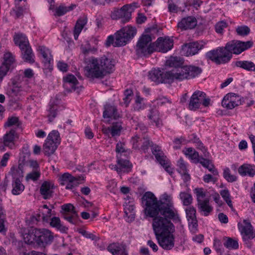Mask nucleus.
<instances>
[{
    "instance_id": "nucleus-17",
    "label": "nucleus",
    "mask_w": 255,
    "mask_h": 255,
    "mask_svg": "<svg viewBox=\"0 0 255 255\" xmlns=\"http://www.w3.org/2000/svg\"><path fill=\"white\" fill-rule=\"evenodd\" d=\"M239 227L244 240L252 239L255 237V234L253 231V227L248 221L244 220V225L239 224Z\"/></svg>"
},
{
    "instance_id": "nucleus-56",
    "label": "nucleus",
    "mask_w": 255,
    "mask_h": 255,
    "mask_svg": "<svg viewBox=\"0 0 255 255\" xmlns=\"http://www.w3.org/2000/svg\"><path fill=\"white\" fill-rule=\"evenodd\" d=\"M194 191L197 196V203L200 201H203V199L206 196L205 193L203 192V189L202 188H195Z\"/></svg>"
},
{
    "instance_id": "nucleus-25",
    "label": "nucleus",
    "mask_w": 255,
    "mask_h": 255,
    "mask_svg": "<svg viewBox=\"0 0 255 255\" xmlns=\"http://www.w3.org/2000/svg\"><path fill=\"white\" fill-rule=\"evenodd\" d=\"M196 209L193 207H189L186 209L187 218L189 222V226L195 229L197 226V220L196 216Z\"/></svg>"
},
{
    "instance_id": "nucleus-4",
    "label": "nucleus",
    "mask_w": 255,
    "mask_h": 255,
    "mask_svg": "<svg viewBox=\"0 0 255 255\" xmlns=\"http://www.w3.org/2000/svg\"><path fill=\"white\" fill-rule=\"evenodd\" d=\"M149 35L143 34L139 38L135 47L136 54L139 56L150 55L154 51V42H151Z\"/></svg>"
},
{
    "instance_id": "nucleus-35",
    "label": "nucleus",
    "mask_w": 255,
    "mask_h": 255,
    "mask_svg": "<svg viewBox=\"0 0 255 255\" xmlns=\"http://www.w3.org/2000/svg\"><path fill=\"white\" fill-rule=\"evenodd\" d=\"M10 172L11 173L12 180L19 179L22 180L23 177V165L19 164L18 166L11 167Z\"/></svg>"
},
{
    "instance_id": "nucleus-38",
    "label": "nucleus",
    "mask_w": 255,
    "mask_h": 255,
    "mask_svg": "<svg viewBox=\"0 0 255 255\" xmlns=\"http://www.w3.org/2000/svg\"><path fill=\"white\" fill-rule=\"evenodd\" d=\"M235 65L247 71H255V64L251 61H238L236 62Z\"/></svg>"
},
{
    "instance_id": "nucleus-58",
    "label": "nucleus",
    "mask_w": 255,
    "mask_h": 255,
    "mask_svg": "<svg viewBox=\"0 0 255 255\" xmlns=\"http://www.w3.org/2000/svg\"><path fill=\"white\" fill-rule=\"evenodd\" d=\"M40 176V174L38 172L33 171L28 173L26 176V180H32L33 181L37 180Z\"/></svg>"
},
{
    "instance_id": "nucleus-60",
    "label": "nucleus",
    "mask_w": 255,
    "mask_h": 255,
    "mask_svg": "<svg viewBox=\"0 0 255 255\" xmlns=\"http://www.w3.org/2000/svg\"><path fill=\"white\" fill-rule=\"evenodd\" d=\"M142 139L139 136L136 135L133 137L131 139L133 146L134 148H137L139 147V145L141 144Z\"/></svg>"
},
{
    "instance_id": "nucleus-34",
    "label": "nucleus",
    "mask_w": 255,
    "mask_h": 255,
    "mask_svg": "<svg viewBox=\"0 0 255 255\" xmlns=\"http://www.w3.org/2000/svg\"><path fill=\"white\" fill-rule=\"evenodd\" d=\"M49 224L51 227L56 229L62 233H66L68 229L67 227L61 224L60 219L59 217H52L50 220Z\"/></svg>"
},
{
    "instance_id": "nucleus-57",
    "label": "nucleus",
    "mask_w": 255,
    "mask_h": 255,
    "mask_svg": "<svg viewBox=\"0 0 255 255\" xmlns=\"http://www.w3.org/2000/svg\"><path fill=\"white\" fill-rule=\"evenodd\" d=\"M41 220L40 219H39L37 215L36 216H31L29 218H27L26 220V223L27 224L30 226L32 227L34 224H37V223Z\"/></svg>"
},
{
    "instance_id": "nucleus-22",
    "label": "nucleus",
    "mask_w": 255,
    "mask_h": 255,
    "mask_svg": "<svg viewBox=\"0 0 255 255\" xmlns=\"http://www.w3.org/2000/svg\"><path fill=\"white\" fill-rule=\"evenodd\" d=\"M126 249L125 245L119 243L111 244L107 248L108 251L113 255H128Z\"/></svg>"
},
{
    "instance_id": "nucleus-44",
    "label": "nucleus",
    "mask_w": 255,
    "mask_h": 255,
    "mask_svg": "<svg viewBox=\"0 0 255 255\" xmlns=\"http://www.w3.org/2000/svg\"><path fill=\"white\" fill-rule=\"evenodd\" d=\"M224 240L225 242L224 243V245L227 248L229 249H237L238 248L239 245L237 241L229 237H226Z\"/></svg>"
},
{
    "instance_id": "nucleus-40",
    "label": "nucleus",
    "mask_w": 255,
    "mask_h": 255,
    "mask_svg": "<svg viewBox=\"0 0 255 255\" xmlns=\"http://www.w3.org/2000/svg\"><path fill=\"white\" fill-rule=\"evenodd\" d=\"M60 179L62 181L61 184L64 185L66 184V182H75L76 180H84V178L83 176H79L74 177L68 173H65L61 176Z\"/></svg>"
},
{
    "instance_id": "nucleus-46",
    "label": "nucleus",
    "mask_w": 255,
    "mask_h": 255,
    "mask_svg": "<svg viewBox=\"0 0 255 255\" xmlns=\"http://www.w3.org/2000/svg\"><path fill=\"white\" fill-rule=\"evenodd\" d=\"M82 52L85 55H88L89 53H95L97 51L96 47H92L90 43L87 42L85 45H82Z\"/></svg>"
},
{
    "instance_id": "nucleus-47",
    "label": "nucleus",
    "mask_w": 255,
    "mask_h": 255,
    "mask_svg": "<svg viewBox=\"0 0 255 255\" xmlns=\"http://www.w3.org/2000/svg\"><path fill=\"white\" fill-rule=\"evenodd\" d=\"M118 164L124 170V172L130 171L132 165L128 160L120 159L118 160Z\"/></svg>"
},
{
    "instance_id": "nucleus-10",
    "label": "nucleus",
    "mask_w": 255,
    "mask_h": 255,
    "mask_svg": "<svg viewBox=\"0 0 255 255\" xmlns=\"http://www.w3.org/2000/svg\"><path fill=\"white\" fill-rule=\"evenodd\" d=\"M148 76L151 81L157 83L171 82V76L168 72H163L159 69H154L149 72Z\"/></svg>"
},
{
    "instance_id": "nucleus-31",
    "label": "nucleus",
    "mask_w": 255,
    "mask_h": 255,
    "mask_svg": "<svg viewBox=\"0 0 255 255\" xmlns=\"http://www.w3.org/2000/svg\"><path fill=\"white\" fill-rule=\"evenodd\" d=\"M238 172L242 176L248 175L250 176H254L255 175V166L245 164L239 168Z\"/></svg>"
},
{
    "instance_id": "nucleus-13",
    "label": "nucleus",
    "mask_w": 255,
    "mask_h": 255,
    "mask_svg": "<svg viewBox=\"0 0 255 255\" xmlns=\"http://www.w3.org/2000/svg\"><path fill=\"white\" fill-rule=\"evenodd\" d=\"M63 86L69 92L76 91L79 93L81 88L78 87L79 82L76 78L73 75H68L63 77Z\"/></svg>"
},
{
    "instance_id": "nucleus-48",
    "label": "nucleus",
    "mask_w": 255,
    "mask_h": 255,
    "mask_svg": "<svg viewBox=\"0 0 255 255\" xmlns=\"http://www.w3.org/2000/svg\"><path fill=\"white\" fill-rule=\"evenodd\" d=\"M236 32L238 35L244 36L247 35L250 33V29L247 26H240L236 28Z\"/></svg>"
},
{
    "instance_id": "nucleus-3",
    "label": "nucleus",
    "mask_w": 255,
    "mask_h": 255,
    "mask_svg": "<svg viewBox=\"0 0 255 255\" xmlns=\"http://www.w3.org/2000/svg\"><path fill=\"white\" fill-rule=\"evenodd\" d=\"M202 69L199 67L189 66L178 67L176 70L168 71L171 76V82L174 80H183L193 78L200 74Z\"/></svg>"
},
{
    "instance_id": "nucleus-18",
    "label": "nucleus",
    "mask_w": 255,
    "mask_h": 255,
    "mask_svg": "<svg viewBox=\"0 0 255 255\" xmlns=\"http://www.w3.org/2000/svg\"><path fill=\"white\" fill-rule=\"evenodd\" d=\"M60 103V99L58 96L51 99L49 105V122H52L56 117L58 112Z\"/></svg>"
},
{
    "instance_id": "nucleus-39",
    "label": "nucleus",
    "mask_w": 255,
    "mask_h": 255,
    "mask_svg": "<svg viewBox=\"0 0 255 255\" xmlns=\"http://www.w3.org/2000/svg\"><path fill=\"white\" fill-rule=\"evenodd\" d=\"M112 124V136L120 135L122 130L123 129L122 123L120 121L110 122Z\"/></svg>"
},
{
    "instance_id": "nucleus-21",
    "label": "nucleus",
    "mask_w": 255,
    "mask_h": 255,
    "mask_svg": "<svg viewBox=\"0 0 255 255\" xmlns=\"http://www.w3.org/2000/svg\"><path fill=\"white\" fill-rule=\"evenodd\" d=\"M54 2V0H51L50 6V9L53 12L54 15L56 16H61L67 12L72 10L76 7L75 4H72L69 6H66L63 4L60 5L54 8V5L52 4V2Z\"/></svg>"
},
{
    "instance_id": "nucleus-20",
    "label": "nucleus",
    "mask_w": 255,
    "mask_h": 255,
    "mask_svg": "<svg viewBox=\"0 0 255 255\" xmlns=\"http://www.w3.org/2000/svg\"><path fill=\"white\" fill-rule=\"evenodd\" d=\"M239 97L235 96V94H228L226 95L222 102L223 106L228 109H232L239 105Z\"/></svg>"
},
{
    "instance_id": "nucleus-12",
    "label": "nucleus",
    "mask_w": 255,
    "mask_h": 255,
    "mask_svg": "<svg viewBox=\"0 0 255 255\" xmlns=\"http://www.w3.org/2000/svg\"><path fill=\"white\" fill-rule=\"evenodd\" d=\"M173 46L172 39L167 37H159L154 42V51L165 53L171 50Z\"/></svg>"
},
{
    "instance_id": "nucleus-27",
    "label": "nucleus",
    "mask_w": 255,
    "mask_h": 255,
    "mask_svg": "<svg viewBox=\"0 0 255 255\" xmlns=\"http://www.w3.org/2000/svg\"><path fill=\"white\" fill-rule=\"evenodd\" d=\"M17 136L14 129H11L8 132H7L3 137V144L5 146L12 148L14 146V140Z\"/></svg>"
},
{
    "instance_id": "nucleus-14",
    "label": "nucleus",
    "mask_w": 255,
    "mask_h": 255,
    "mask_svg": "<svg viewBox=\"0 0 255 255\" xmlns=\"http://www.w3.org/2000/svg\"><path fill=\"white\" fill-rule=\"evenodd\" d=\"M203 45L198 42H193L184 44L181 49L182 54L186 56L193 55L202 49Z\"/></svg>"
},
{
    "instance_id": "nucleus-55",
    "label": "nucleus",
    "mask_w": 255,
    "mask_h": 255,
    "mask_svg": "<svg viewBox=\"0 0 255 255\" xmlns=\"http://www.w3.org/2000/svg\"><path fill=\"white\" fill-rule=\"evenodd\" d=\"M227 24L223 21L218 22L215 25V30L216 32L222 34L225 28L227 27Z\"/></svg>"
},
{
    "instance_id": "nucleus-19",
    "label": "nucleus",
    "mask_w": 255,
    "mask_h": 255,
    "mask_svg": "<svg viewBox=\"0 0 255 255\" xmlns=\"http://www.w3.org/2000/svg\"><path fill=\"white\" fill-rule=\"evenodd\" d=\"M120 117L116 107L110 104H106L104 107L103 118L109 119L108 122H111L113 120H116Z\"/></svg>"
},
{
    "instance_id": "nucleus-53",
    "label": "nucleus",
    "mask_w": 255,
    "mask_h": 255,
    "mask_svg": "<svg viewBox=\"0 0 255 255\" xmlns=\"http://www.w3.org/2000/svg\"><path fill=\"white\" fill-rule=\"evenodd\" d=\"M78 231L80 234L87 239H90L95 241L99 240V238H98L95 235L92 233H88L85 230L80 229L78 230Z\"/></svg>"
},
{
    "instance_id": "nucleus-37",
    "label": "nucleus",
    "mask_w": 255,
    "mask_h": 255,
    "mask_svg": "<svg viewBox=\"0 0 255 255\" xmlns=\"http://www.w3.org/2000/svg\"><path fill=\"white\" fill-rule=\"evenodd\" d=\"M40 234L39 237H36V243L39 246L45 247L47 245L48 230H40Z\"/></svg>"
},
{
    "instance_id": "nucleus-59",
    "label": "nucleus",
    "mask_w": 255,
    "mask_h": 255,
    "mask_svg": "<svg viewBox=\"0 0 255 255\" xmlns=\"http://www.w3.org/2000/svg\"><path fill=\"white\" fill-rule=\"evenodd\" d=\"M9 68L5 65H1L0 66V81H1L3 78L7 74L8 72Z\"/></svg>"
},
{
    "instance_id": "nucleus-30",
    "label": "nucleus",
    "mask_w": 255,
    "mask_h": 255,
    "mask_svg": "<svg viewBox=\"0 0 255 255\" xmlns=\"http://www.w3.org/2000/svg\"><path fill=\"white\" fill-rule=\"evenodd\" d=\"M40 234V229H32L28 234L24 236V240L26 243L32 244L36 242V237H39Z\"/></svg>"
},
{
    "instance_id": "nucleus-7",
    "label": "nucleus",
    "mask_w": 255,
    "mask_h": 255,
    "mask_svg": "<svg viewBox=\"0 0 255 255\" xmlns=\"http://www.w3.org/2000/svg\"><path fill=\"white\" fill-rule=\"evenodd\" d=\"M253 45L252 41L242 42L239 40H232L228 42L226 45V48L232 54H239L243 51L251 48Z\"/></svg>"
},
{
    "instance_id": "nucleus-15",
    "label": "nucleus",
    "mask_w": 255,
    "mask_h": 255,
    "mask_svg": "<svg viewBox=\"0 0 255 255\" xmlns=\"http://www.w3.org/2000/svg\"><path fill=\"white\" fill-rule=\"evenodd\" d=\"M61 138L58 130H53L49 133V154L54 153L60 143Z\"/></svg>"
},
{
    "instance_id": "nucleus-32",
    "label": "nucleus",
    "mask_w": 255,
    "mask_h": 255,
    "mask_svg": "<svg viewBox=\"0 0 255 255\" xmlns=\"http://www.w3.org/2000/svg\"><path fill=\"white\" fill-rule=\"evenodd\" d=\"M87 22V17H81L77 20L74 30V36L75 39H77L79 34Z\"/></svg>"
},
{
    "instance_id": "nucleus-64",
    "label": "nucleus",
    "mask_w": 255,
    "mask_h": 255,
    "mask_svg": "<svg viewBox=\"0 0 255 255\" xmlns=\"http://www.w3.org/2000/svg\"><path fill=\"white\" fill-rule=\"evenodd\" d=\"M141 149L144 151V152L147 149L149 145H151L150 144V141H149V140L148 139V138H145V137H143L142 140V141L141 142Z\"/></svg>"
},
{
    "instance_id": "nucleus-9",
    "label": "nucleus",
    "mask_w": 255,
    "mask_h": 255,
    "mask_svg": "<svg viewBox=\"0 0 255 255\" xmlns=\"http://www.w3.org/2000/svg\"><path fill=\"white\" fill-rule=\"evenodd\" d=\"M174 232H167L155 235L158 244L163 249L170 250L174 246V237L172 233Z\"/></svg>"
},
{
    "instance_id": "nucleus-42",
    "label": "nucleus",
    "mask_w": 255,
    "mask_h": 255,
    "mask_svg": "<svg viewBox=\"0 0 255 255\" xmlns=\"http://www.w3.org/2000/svg\"><path fill=\"white\" fill-rule=\"evenodd\" d=\"M180 199L184 206H189L192 202V197L190 194L187 192H181L180 194Z\"/></svg>"
},
{
    "instance_id": "nucleus-49",
    "label": "nucleus",
    "mask_w": 255,
    "mask_h": 255,
    "mask_svg": "<svg viewBox=\"0 0 255 255\" xmlns=\"http://www.w3.org/2000/svg\"><path fill=\"white\" fill-rule=\"evenodd\" d=\"M5 212L0 203V232L4 230V222L5 219Z\"/></svg>"
},
{
    "instance_id": "nucleus-5",
    "label": "nucleus",
    "mask_w": 255,
    "mask_h": 255,
    "mask_svg": "<svg viewBox=\"0 0 255 255\" xmlns=\"http://www.w3.org/2000/svg\"><path fill=\"white\" fill-rule=\"evenodd\" d=\"M208 58L217 64H224L229 62L232 57V54L228 51L226 46L211 50L207 53Z\"/></svg>"
},
{
    "instance_id": "nucleus-29",
    "label": "nucleus",
    "mask_w": 255,
    "mask_h": 255,
    "mask_svg": "<svg viewBox=\"0 0 255 255\" xmlns=\"http://www.w3.org/2000/svg\"><path fill=\"white\" fill-rule=\"evenodd\" d=\"M13 41L14 44L18 46L20 49L30 44L26 36L20 33L15 34L13 37Z\"/></svg>"
},
{
    "instance_id": "nucleus-24",
    "label": "nucleus",
    "mask_w": 255,
    "mask_h": 255,
    "mask_svg": "<svg viewBox=\"0 0 255 255\" xmlns=\"http://www.w3.org/2000/svg\"><path fill=\"white\" fill-rule=\"evenodd\" d=\"M197 207L199 212L204 216H208L213 211V207L210 205L209 200L206 199L197 203Z\"/></svg>"
},
{
    "instance_id": "nucleus-43",
    "label": "nucleus",
    "mask_w": 255,
    "mask_h": 255,
    "mask_svg": "<svg viewBox=\"0 0 255 255\" xmlns=\"http://www.w3.org/2000/svg\"><path fill=\"white\" fill-rule=\"evenodd\" d=\"M183 63L182 60L180 58L177 57H171L166 62V64L169 67H178Z\"/></svg>"
},
{
    "instance_id": "nucleus-26",
    "label": "nucleus",
    "mask_w": 255,
    "mask_h": 255,
    "mask_svg": "<svg viewBox=\"0 0 255 255\" xmlns=\"http://www.w3.org/2000/svg\"><path fill=\"white\" fill-rule=\"evenodd\" d=\"M147 117L151 123L155 124L157 127H160L162 125V121L159 117V113L155 107L151 108L147 115Z\"/></svg>"
},
{
    "instance_id": "nucleus-6",
    "label": "nucleus",
    "mask_w": 255,
    "mask_h": 255,
    "mask_svg": "<svg viewBox=\"0 0 255 255\" xmlns=\"http://www.w3.org/2000/svg\"><path fill=\"white\" fill-rule=\"evenodd\" d=\"M136 29L132 27H125L118 31L115 35V47L125 45L128 41L136 34Z\"/></svg>"
},
{
    "instance_id": "nucleus-11",
    "label": "nucleus",
    "mask_w": 255,
    "mask_h": 255,
    "mask_svg": "<svg viewBox=\"0 0 255 255\" xmlns=\"http://www.w3.org/2000/svg\"><path fill=\"white\" fill-rule=\"evenodd\" d=\"M131 5L126 4L124 5L121 9L115 10L111 14V17L113 19L122 18L123 23H126L129 21L131 18Z\"/></svg>"
},
{
    "instance_id": "nucleus-54",
    "label": "nucleus",
    "mask_w": 255,
    "mask_h": 255,
    "mask_svg": "<svg viewBox=\"0 0 255 255\" xmlns=\"http://www.w3.org/2000/svg\"><path fill=\"white\" fill-rule=\"evenodd\" d=\"M124 94L125 97L123 99L124 102L122 103L124 104L126 107H127L130 101V97L132 96L133 93L131 90L128 89L125 91Z\"/></svg>"
},
{
    "instance_id": "nucleus-36",
    "label": "nucleus",
    "mask_w": 255,
    "mask_h": 255,
    "mask_svg": "<svg viewBox=\"0 0 255 255\" xmlns=\"http://www.w3.org/2000/svg\"><path fill=\"white\" fill-rule=\"evenodd\" d=\"M21 181L22 180L16 179L12 180L11 193L13 195H19L24 191L25 187Z\"/></svg>"
},
{
    "instance_id": "nucleus-2",
    "label": "nucleus",
    "mask_w": 255,
    "mask_h": 255,
    "mask_svg": "<svg viewBox=\"0 0 255 255\" xmlns=\"http://www.w3.org/2000/svg\"><path fill=\"white\" fill-rule=\"evenodd\" d=\"M85 75L89 78H103L105 73H110L115 68V61L104 55L99 59L92 57L86 61Z\"/></svg>"
},
{
    "instance_id": "nucleus-50",
    "label": "nucleus",
    "mask_w": 255,
    "mask_h": 255,
    "mask_svg": "<svg viewBox=\"0 0 255 255\" xmlns=\"http://www.w3.org/2000/svg\"><path fill=\"white\" fill-rule=\"evenodd\" d=\"M224 177L228 182H234L237 180V177L234 175H232L229 168H226L223 173Z\"/></svg>"
},
{
    "instance_id": "nucleus-41",
    "label": "nucleus",
    "mask_w": 255,
    "mask_h": 255,
    "mask_svg": "<svg viewBox=\"0 0 255 255\" xmlns=\"http://www.w3.org/2000/svg\"><path fill=\"white\" fill-rule=\"evenodd\" d=\"M38 217L41 219L43 222H48V207L45 204L39 207L38 213L37 214Z\"/></svg>"
},
{
    "instance_id": "nucleus-8",
    "label": "nucleus",
    "mask_w": 255,
    "mask_h": 255,
    "mask_svg": "<svg viewBox=\"0 0 255 255\" xmlns=\"http://www.w3.org/2000/svg\"><path fill=\"white\" fill-rule=\"evenodd\" d=\"M61 214L63 218L72 224H76L79 216L75 207L70 203L65 204L61 206Z\"/></svg>"
},
{
    "instance_id": "nucleus-52",
    "label": "nucleus",
    "mask_w": 255,
    "mask_h": 255,
    "mask_svg": "<svg viewBox=\"0 0 255 255\" xmlns=\"http://www.w3.org/2000/svg\"><path fill=\"white\" fill-rule=\"evenodd\" d=\"M40 193L45 199H48V181H44L40 188Z\"/></svg>"
},
{
    "instance_id": "nucleus-62",
    "label": "nucleus",
    "mask_w": 255,
    "mask_h": 255,
    "mask_svg": "<svg viewBox=\"0 0 255 255\" xmlns=\"http://www.w3.org/2000/svg\"><path fill=\"white\" fill-rule=\"evenodd\" d=\"M13 12L15 13L16 17L18 18L23 14V8L19 5H15V8L13 9Z\"/></svg>"
},
{
    "instance_id": "nucleus-1",
    "label": "nucleus",
    "mask_w": 255,
    "mask_h": 255,
    "mask_svg": "<svg viewBox=\"0 0 255 255\" xmlns=\"http://www.w3.org/2000/svg\"><path fill=\"white\" fill-rule=\"evenodd\" d=\"M164 201H158L150 192H146L142 197L145 207V214L153 218L152 227L155 235L167 232H174V226L169 219H173L177 212L173 206L170 196L166 195Z\"/></svg>"
},
{
    "instance_id": "nucleus-63",
    "label": "nucleus",
    "mask_w": 255,
    "mask_h": 255,
    "mask_svg": "<svg viewBox=\"0 0 255 255\" xmlns=\"http://www.w3.org/2000/svg\"><path fill=\"white\" fill-rule=\"evenodd\" d=\"M22 86L16 82L13 83V88L12 89V92L14 95H16L18 93L22 90Z\"/></svg>"
},
{
    "instance_id": "nucleus-61",
    "label": "nucleus",
    "mask_w": 255,
    "mask_h": 255,
    "mask_svg": "<svg viewBox=\"0 0 255 255\" xmlns=\"http://www.w3.org/2000/svg\"><path fill=\"white\" fill-rule=\"evenodd\" d=\"M178 171L180 173L186 172V166L182 159H180L178 161Z\"/></svg>"
},
{
    "instance_id": "nucleus-16",
    "label": "nucleus",
    "mask_w": 255,
    "mask_h": 255,
    "mask_svg": "<svg viewBox=\"0 0 255 255\" xmlns=\"http://www.w3.org/2000/svg\"><path fill=\"white\" fill-rule=\"evenodd\" d=\"M204 95L205 93L200 91H195L193 94L189 103V108L190 110L195 111L200 108Z\"/></svg>"
},
{
    "instance_id": "nucleus-45",
    "label": "nucleus",
    "mask_w": 255,
    "mask_h": 255,
    "mask_svg": "<svg viewBox=\"0 0 255 255\" xmlns=\"http://www.w3.org/2000/svg\"><path fill=\"white\" fill-rule=\"evenodd\" d=\"M3 60L2 64L7 66L9 68L15 61L14 57L10 52H7L4 54Z\"/></svg>"
},
{
    "instance_id": "nucleus-28",
    "label": "nucleus",
    "mask_w": 255,
    "mask_h": 255,
    "mask_svg": "<svg viewBox=\"0 0 255 255\" xmlns=\"http://www.w3.org/2000/svg\"><path fill=\"white\" fill-rule=\"evenodd\" d=\"M20 50L22 58L24 61L30 63H32L34 62V55L30 44L20 49Z\"/></svg>"
},
{
    "instance_id": "nucleus-23",
    "label": "nucleus",
    "mask_w": 255,
    "mask_h": 255,
    "mask_svg": "<svg viewBox=\"0 0 255 255\" xmlns=\"http://www.w3.org/2000/svg\"><path fill=\"white\" fill-rule=\"evenodd\" d=\"M197 25L196 19L192 16L185 17L178 23V27L181 29H192Z\"/></svg>"
},
{
    "instance_id": "nucleus-51",
    "label": "nucleus",
    "mask_w": 255,
    "mask_h": 255,
    "mask_svg": "<svg viewBox=\"0 0 255 255\" xmlns=\"http://www.w3.org/2000/svg\"><path fill=\"white\" fill-rule=\"evenodd\" d=\"M12 126H15L17 127L19 126V120L17 117L9 118L6 123L4 125L5 127H10Z\"/></svg>"
},
{
    "instance_id": "nucleus-33",
    "label": "nucleus",
    "mask_w": 255,
    "mask_h": 255,
    "mask_svg": "<svg viewBox=\"0 0 255 255\" xmlns=\"http://www.w3.org/2000/svg\"><path fill=\"white\" fill-rule=\"evenodd\" d=\"M152 152L155 155V157L159 163H163L164 159L166 157L164 155L161 147L157 145L151 144Z\"/></svg>"
}]
</instances>
